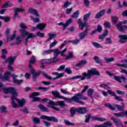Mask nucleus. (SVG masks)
<instances>
[{"instance_id": "nucleus-24", "label": "nucleus", "mask_w": 127, "mask_h": 127, "mask_svg": "<svg viewBox=\"0 0 127 127\" xmlns=\"http://www.w3.org/2000/svg\"><path fill=\"white\" fill-rule=\"evenodd\" d=\"M95 91L92 88H90L87 90V96L90 97L92 101H94V98H93V94H94Z\"/></svg>"}, {"instance_id": "nucleus-12", "label": "nucleus", "mask_w": 127, "mask_h": 127, "mask_svg": "<svg viewBox=\"0 0 127 127\" xmlns=\"http://www.w3.org/2000/svg\"><path fill=\"white\" fill-rule=\"evenodd\" d=\"M89 28L86 27L85 29V31L80 33L78 34V36L80 38V39H84L88 35V31H89Z\"/></svg>"}, {"instance_id": "nucleus-25", "label": "nucleus", "mask_w": 127, "mask_h": 127, "mask_svg": "<svg viewBox=\"0 0 127 127\" xmlns=\"http://www.w3.org/2000/svg\"><path fill=\"white\" fill-rule=\"evenodd\" d=\"M1 52L2 55L1 56V58L4 60H5V59H6V56L5 55H6V54L8 53L7 51H6L5 49H4L1 50Z\"/></svg>"}, {"instance_id": "nucleus-63", "label": "nucleus", "mask_w": 127, "mask_h": 127, "mask_svg": "<svg viewBox=\"0 0 127 127\" xmlns=\"http://www.w3.org/2000/svg\"><path fill=\"white\" fill-rule=\"evenodd\" d=\"M116 66H118V67H124V68H127V64H116Z\"/></svg>"}, {"instance_id": "nucleus-62", "label": "nucleus", "mask_w": 127, "mask_h": 127, "mask_svg": "<svg viewBox=\"0 0 127 127\" xmlns=\"http://www.w3.org/2000/svg\"><path fill=\"white\" fill-rule=\"evenodd\" d=\"M72 9H73V7H71L70 8H67L65 11V13H66L67 14H70V13L72 12Z\"/></svg>"}, {"instance_id": "nucleus-28", "label": "nucleus", "mask_w": 127, "mask_h": 127, "mask_svg": "<svg viewBox=\"0 0 127 127\" xmlns=\"http://www.w3.org/2000/svg\"><path fill=\"white\" fill-rule=\"evenodd\" d=\"M91 119L94 120V121H98V122H106V121H107V119H106V118L102 117H92Z\"/></svg>"}, {"instance_id": "nucleus-40", "label": "nucleus", "mask_w": 127, "mask_h": 127, "mask_svg": "<svg viewBox=\"0 0 127 127\" xmlns=\"http://www.w3.org/2000/svg\"><path fill=\"white\" fill-rule=\"evenodd\" d=\"M56 34L50 33L49 34V39L48 41H50V40H52L54 37H56Z\"/></svg>"}, {"instance_id": "nucleus-9", "label": "nucleus", "mask_w": 127, "mask_h": 127, "mask_svg": "<svg viewBox=\"0 0 127 127\" xmlns=\"http://www.w3.org/2000/svg\"><path fill=\"white\" fill-rule=\"evenodd\" d=\"M46 26V24L45 23H40L36 25V27H33L31 30L32 31H35L36 29L37 28L38 29H39V30H43L44 28H45V27Z\"/></svg>"}, {"instance_id": "nucleus-60", "label": "nucleus", "mask_w": 127, "mask_h": 127, "mask_svg": "<svg viewBox=\"0 0 127 127\" xmlns=\"http://www.w3.org/2000/svg\"><path fill=\"white\" fill-rule=\"evenodd\" d=\"M20 42H21V40H20V37H17L16 38V43L15 44V45H19V44H20Z\"/></svg>"}, {"instance_id": "nucleus-10", "label": "nucleus", "mask_w": 127, "mask_h": 127, "mask_svg": "<svg viewBox=\"0 0 127 127\" xmlns=\"http://www.w3.org/2000/svg\"><path fill=\"white\" fill-rule=\"evenodd\" d=\"M76 111L77 113L82 115H85V114H87L89 112V110L85 107H78L76 108Z\"/></svg>"}, {"instance_id": "nucleus-34", "label": "nucleus", "mask_w": 127, "mask_h": 127, "mask_svg": "<svg viewBox=\"0 0 127 127\" xmlns=\"http://www.w3.org/2000/svg\"><path fill=\"white\" fill-rule=\"evenodd\" d=\"M38 107L40 110L43 112H47V111H48V109H47V108L45 107V106L42 104H39Z\"/></svg>"}, {"instance_id": "nucleus-54", "label": "nucleus", "mask_w": 127, "mask_h": 127, "mask_svg": "<svg viewBox=\"0 0 127 127\" xmlns=\"http://www.w3.org/2000/svg\"><path fill=\"white\" fill-rule=\"evenodd\" d=\"M33 121L35 124H40V120H39V118L37 117L34 118L33 119Z\"/></svg>"}, {"instance_id": "nucleus-45", "label": "nucleus", "mask_w": 127, "mask_h": 127, "mask_svg": "<svg viewBox=\"0 0 127 127\" xmlns=\"http://www.w3.org/2000/svg\"><path fill=\"white\" fill-rule=\"evenodd\" d=\"M114 115L115 117H117L118 118H124V112L119 113H114Z\"/></svg>"}, {"instance_id": "nucleus-14", "label": "nucleus", "mask_w": 127, "mask_h": 127, "mask_svg": "<svg viewBox=\"0 0 127 127\" xmlns=\"http://www.w3.org/2000/svg\"><path fill=\"white\" fill-rule=\"evenodd\" d=\"M119 38H120L119 42L120 43H126L127 41V35H118Z\"/></svg>"}, {"instance_id": "nucleus-26", "label": "nucleus", "mask_w": 127, "mask_h": 127, "mask_svg": "<svg viewBox=\"0 0 127 127\" xmlns=\"http://www.w3.org/2000/svg\"><path fill=\"white\" fill-rule=\"evenodd\" d=\"M122 106L118 105V104H115V107L117 108V110L120 111H124V109H125V104L124 103H121Z\"/></svg>"}, {"instance_id": "nucleus-19", "label": "nucleus", "mask_w": 127, "mask_h": 127, "mask_svg": "<svg viewBox=\"0 0 127 127\" xmlns=\"http://www.w3.org/2000/svg\"><path fill=\"white\" fill-rule=\"evenodd\" d=\"M113 126V123H110L109 121H107L101 125H97L95 126V127H112Z\"/></svg>"}, {"instance_id": "nucleus-27", "label": "nucleus", "mask_w": 127, "mask_h": 127, "mask_svg": "<svg viewBox=\"0 0 127 127\" xmlns=\"http://www.w3.org/2000/svg\"><path fill=\"white\" fill-rule=\"evenodd\" d=\"M94 60H95L96 63L97 64H100L101 66H103V62L100 58L97 56H94L93 58Z\"/></svg>"}, {"instance_id": "nucleus-13", "label": "nucleus", "mask_w": 127, "mask_h": 127, "mask_svg": "<svg viewBox=\"0 0 127 127\" xmlns=\"http://www.w3.org/2000/svg\"><path fill=\"white\" fill-rule=\"evenodd\" d=\"M72 21H73V20L72 19H69L65 23H64L63 22H61L58 24L59 26H61V25H63V29L64 30H65L66 27L69 26V24L70 23H72Z\"/></svg>"}, {"instance_id": "nucleus-17", "label": "nucleus", "mask_w": 127, "mask_h": 127, "mask_svg": "<svg viewBox=\"0 0 127 127\" xmlns=\"http://www.w3.org/2000/svg\"><path fill=\"white\" fill-rule=\"evenodd\" d=\"M16 59V56L15 57H10L7 59H5V60L4 61V62L6 63L8 61L9 62V64L10 65H12L13 64V62H14V61Z\"/></svg>"}, {"instance_id": "nucleus-43", "label": "nucleus", "mask_w": 127, "mask_h": 127, "mask_svg": "<svg viewBox=\"0 0 127 127\" xmlns=\"http://www.w3.org/2000/svg\"><path fill=\"white\" fill-rule=\"evenodd\" d=\"M10 6H12V3H9V2H7L2 6V8H6L10 7Z\"/></svg>"}, {"instance_id": "nucleus-23", "label": "nucleus", "mask_w": 127, "mask_h": 127, "mask_svg": "<svg viewBox=\"0 0 127 127\" xmlns=\"http://www.w3.org/2000/svg\"><path fill=\"white\" fill-rule=\"evenodd\" d=\"M14 10L15 11V14L14 15V18H15L16 16H17L18 14L17 12H23L24 11V9L20 8H14Z\"/></svg>"}, {"instance_id": "nucleus-51", "label": "nucleus", "mask_w": 127, "mask_h": 127, "mask_svg": "<svg viewBox=\"0 0 127 127\" xmlns=\"http://www.w3.org/2000/svg\"><path fill=\"white\" fill-rule=\"evenodd\" d=\"M91 119V114H88L86 116V119L85 120V122L89 124L90 123V120Z\"/></svg>"}, {"instance_id": "nucleus-18", "label": "nucleus", "mask_w": 127, "mask_h": 127, "mask_svg": "<svg viewBox=\"0 0 127 127\" xmlns=\"http://www.w3.org/2000/svg\"><path fill=\"white\" fill-rule=\"evenodd\" d=\"M11 76L13 78V82L14 84H17L18 85H19V84L23 82V80H17L16 78H15L16 77H17V75H15V74H11Z\"/></svg>"}, {"instance_id": "nucleus-47", "label": "nucleus", "mask_w": 127, "mask_h": 127, "mask_svg": "<svg viewBox=\"0 0 127 127\" xmlns=\"http://www.w3.org/2000/svg\"><path fill=\"white\" fill-rule=\"evenodd\" d=\"M111 18L112 21L114 24H116L118 22V20H119V18L117 16L112 17Z\"/></svg>"}, {"instance_id": "nucleus-30", "label": "nucleus", "mask_w": 127, "mask_h": 127, "mask_svg": "<svg viewBox=\"0 0 127 127\" xmlns=\"http://www.w3.org/2000/svg\"><path fill=\"white\" fill-rule=\"evenodd\" d=\"M11 100H12L11 105L12 106V107L15 108H18V106L17 105V104L14 103V101H15V100L16 101V98H15V97L13 96L11 97Z\"/></svg>"}, {"instance_id": "nucleus-1", "label": "nucleus", "mask_w": 127, "mask_h": 127, "mask_svg": "<svg viewBox=\"0 0 127 127\" xmlns=\"http://www.w3.org/2000/svg\"><path fill=\"white\" fill-rule=\"evenodd\" d=\"M92 75H96V76H100V72L98 71L96 68H92L91 69L88 70L87 72H83L82 73V76H81V80H84L86 79L87 80H90L91 79V77Z\"/></svg>"}, {"instance_id": "nucleus-42", "label": "nucleus", "mask_w": 127, "mask_h": 127, "mask_svg": "<svg viewBox=\"0 0 127 127\" xmlns=\"http://www.w3.org/2000/svg\"><path fill=\"white\" fill-rule=\"evenodd\" d=\"M112 120L113 121L114 123L115 124V126H117L120 124L121 121V120L117 118H112Z\"/></svg>"}, {"instance_id": "nucleus-44", "label": "nucleus", "mask_w": 127, "mask_h": 127, "mask_svg": "<svg viewBox=\"0 0 127 127\" xmlns=\"http://www.w3.org/2000/svg\"><path fill=\"white\" fill-rule=\"evenodd\" d=\"M36 62V60L35 59V57H32L31 59L29 61V65H31V64H34Z\"/></svg>"}, {"instance_id": "nucleus-56", "label": "nucleus", "mask_w": 127, "mask_h": 127, "mask_svg": "<svg viewBox=\"0 0 127 127\" xmlns=\"http://www.w3.org/2000/svg\"><path fill=\"white\" fill-rule=\"evenodd\" d=\"M30 17H31L32 20H33V22H34V23L40 22V20L38 18H34V17H32V16H30Z\"/></svg>"}, {"instance_id": "nucleus-64", "label": "nucleus", "mask_w": 127, "mask_h": 127, "mask_svg": "<svg viewBox=\"0 0 127 127\" xmlns=\"http://www.w3.org/2000/svg\"><path fill=\"white\" fill-rule=\"evenodd\" d=\"M2 91L4 92V93H5V94H9V88H2Z\"/></svg>"}, {"instance_id": "nucleus-41", "label": "nucleus", "mask_w": 127, "mask_h": 127, "mask_svg": "<svg viewBox=\"0 0 127 127\" xmlns=\"http://www.w3.org/2000/svg\"><path fill=\"white\" fill-rule=\"evenodd\" d=\"M108 33H109V31L107 29L102 35L99 36V39H104L105 37H106V36L108 35Z\"/></svg>"}, {"instance_id": "nucleus-61", "label": "nucleus", "mask_w": 127, "mask_h": 127, "mask_svg": "<svg viewBox=\"0 0 127 127\" xmlns=\"http://www.w3.org/2000/svg\"><path fill=\"white\" fill-rule=\"evenodd\" d=\"M113 42L110 38H106V44H112Z\"/></svg>"}, {"instance_id": "nucleus-55", "label": "nucleus", "mask_w": 127, "mask_h": 127, "mask_svg": "<svg viewBox=\"0 0 127 127\" xmlns=\"http://www.w3.org/2000/svg\"><path fill=\"white\" fill-rule=\"evenodd\" d=\"M70 4H71V3L69 2V1H66L64 5L62 6V7L67 8V7L69 6Z\"/></svg>"}, {"instance_id": "nucleus-29", "label": "nucleus", "mask_w": 127, "mask_h": 127, "mask_svg": "<svg viewBox=\"0 0 127 127\" xmlns=\"http://www.w3.org/2000/svg\"><path fill=\"white\" fill-rule=\"evenodd\" d=\"M105 107L109 108V109H110V110H111V111H115L116 109V104H114L113 106L110 104H105Z\"/></svg>"}, {"instance_id": "nucleus-57", "label": "nucleus", "mask_w": 127, "mask_h": 127, "mask_svg": "<svg viewBox=\"0 0 127 127\" xmlns=\"http://www.w3.org/2000/svg\"><path fill=\"white\" fill-rule=\"evenodd\" d=\"M114 97L115 99H116L117 101H118L119 102H123V101H124V99H123L122 97L118 96L117 95H115Z\"/></svg>"}, {"instance_id": "nucleus-33", "label": "nucleus", "mask_w": 127, "mask_h": 127, "mask_svg": "<svg viewBox=\"0 0 127 127\" xmlns=\"http://www.w3.org/2000/svg\"><path fill=\"white\" fill-rule=\"evenodd\" d=\"M16 101L18 102V105L19 107H22L25 103V100L24 99H22L21 100H19L18 99L16 98Z\"/></svg>"}, {"instance_id": "nucleus-5", "label": "nucleus", "mask_w": 127, "mask_h": 127, "mask_svg": "<svg viewBox=\"0 0 127 127\" xmlns=\"http://www.w3.org/2000/svg\"><path fill=\"white\" fill-rule=\"evenodd\" d=\"M52 94L54 97H56V98H58V99H63V100H64V101H66V102H68V103H69L70 98L61 96L59 92H58L57 90L52 91Z\"/></svg>"}, {"instance_id": "nucleus-3", "label": "nucleus", "mask_w": 127, "mask_h": 127, "mask_svg": "<svg viewBox=\"0 0 127 127\" xmlns=\"http://www.w3.org/2000/svg\"><path fill=\"white\" fill-rule=\"evenodd\" d=\"M90 15H91V13L89 12L83 15V20L84 21V23H83V21H82V19H78V24L79 26L80 29L81 30H83L85 27H90V25H89V23H87L88 21V19L89 17H90Z\"/></svg>"}, {"instance_id": "nucleus-38", "label": "nucleus", "mask_w": 127, "mask_h": 127, "mask_svg": "<svg viewBox=\"0 0 127 127\" xmlns=\"http://www.w3.org/2000/svg\"><path fill=\"white\" fill-rule=\"evenodd\" d=\"M48 121L54 122V123H58V119L54 117H48Z\"/></svg>"}, {"instance_id": "nucleus-52", "label": "nucleus", "mask_w": 127, "mask_h": 127, "mask_svg": "<svg viewBox=\"0 0 127 127\" xmlns=\"http://www.w3.org/2000/svg\"><path fill=\"white\" fill-rule=\"evenodd\" d=\"M64 123L66 126H75L74 123H72L67 120H64Z\"/></svg>"}, {"instance_id": "nucleus-16", "label": "nucleus", "mask_w": 127, "mask_h": 127, "mask_svg": "<svg viewBox=\"0 0 127 127\" xmlns=\"http://www.w3.org/2000/svg\"><path fill=\"white\" fill-rule=\"evenodd\" d=\"M9 94H12V97H17V93H16V89L13 87L9 88Z\"/></svg>"}, {"instance_id": "nucleus-49", "label": "nucleus", "mask_w": 127, "mask_h": 127, "mask_svg": "<svg viewBox=\"0 0 127 127\" xmlns=\"http://www.w3.org/2000/svg\"><path fill=\"white\" fill-rule=\"evenodd\" d=\"M92 45L94 47H96V48H102L103 47L100 45V44L97 43V42H93Z\"/></svg>"}, {"instance_id": "nucleus-53", "label": "nucleus", "mask_w": 127, "mask_h": 127, "mask_svg": "<svg viewBox=\"0 0 127 127\" xmlns=\"http://www.w3.org/2000/svg\"><path fill=\"white\" fill-rule=\"evenodd\" d=\"M0 111L1 113H6V107L4 106H0Z\"/></svg>"}, {"instance_id": "nucleus-39", "label": "nucleus", "mask_w": 127, "mask_h": 127, "mask_svg": "<svg viewBox=\"0 0 127 127\" xmlns=\"http://www.w3.org/2000/svg\"><path fill=\"white\" fill-rule=\"evenodd\" d=\"M104 60L106 61V63H110V62H113L115 61V58H104Z\"/></svg>"}, {"instance_id": "nucleus-15", "label": "nucleus", "mask_w": 127, "mask_h": 127, "mask_svg": "<svg viewBox=\"0 0 127 127\" xmlns=\"http://www.w3.org/2000/svg\"><path fill=\"white\" fill-rule=\"evenodd\" d=\"M122 24H123L122 22H119L116 25V26L118 30H119L121 32H125V29L124 28V27H125L126 25L123 26Z\"/></svg>"}, {"instance_id": "nucleus-48", "label": "nucleus", "mask_w": 127, "mask_h": 127, "mask_svg": "<svg viewBox=\"0 0 127 127\" xmlns=\"http://www.w3.org/2000/svg\"><path fill=\"white\" fill-rule=\"evenodd\" d=\"M78 16H79V10H77L75 11L71 16L72 18H77Z\"/></svg>"}, {"instance_id": "nucleus-7", "label": "nucleus", "mask_w": 127, "mask_h": 127, "mask_svg": "<svg viewBox=\"0 0 127 127\" xmlns=\"http://www.w3.org/2000/svg\"><path fill=\"white\" fill-rule=\"evenodd\" d=\"M40 94V93L38 92H35L29 95L30 98H33V99L32 100V103H33L34 102L41 101V99H40V98L39 97H35V96H39Z\"/></svg>"}, {"instance_id": "nucleus-8", "label": "nucleus", "mask_w": 127, "mask_h": 127, "mask_svg": "<svg viewBox=\"0 0 127 127\" xmlns=\"http://www.w3.org/2000/svg\"><path fill=\"white\" fill-rule=\"evenodd\" d=\"M114 78L115 80H116V81H118V82H120V83H123V82L126 83L127 81V77H126L125 75H122L121 76L115 75Z\"/></svg>"}, {"instance_id": "nucleus-21", "label": "nucleus", "mask_w": 127, "mask_h": 127, "mask_svg": "<svg viewBox=\"0 0 127 127\" xmlns=\"http://www.w3.org/2000/svg\"><path fill=\"white\" fill-rule=\"evenodd\" d=\"M87 62L86 60H82L77 64H75L76 67H80V68L82 67H84L86 64H87Z\"/></svg>"}, {"instance_id": "nucleus-20", "label": "nucleus", "mask_w": 127, "mask_h": 127, "mask_svg": "<svg viewBox=\"0 0 127 127\" xmlns=\"http://www.w3.org/2000/svg\"><path fill=\"white\" fill-rule=\"evenodd\" d=\"M106 12V10L105 9L101 10L99 11L95 15V18L99 19L100 17H102L105 13Z\"/></svg>"}, {"instance_id": "nucleus-37", "label": "nucleus", "mask_w": 127, "mask_h": 127, "mask_svg": "<svg viewBox=\"0 0 127 127\" xmlns=\"http://www.w3.org/2000/svg\"><path fill=\"white\" fill-rule=\"evenodd\" d=\"M36 37V36L33 34V33H29L28 32V34L27 35V39H30V38L32 39V38H35Z\"/></svg>"}, {"instance_id": "nucleus-59", "label": "nucleus", "mask_w": 127, "mask_h": 127, "mask_svg": "<svg viewBox=\"0 0 127 127\" xmlns=\"http://www.w3.org/2000/svg\"><path fill=\"white\" fill-rule=\"evenodd\" d=\"M57 43H58V41L55 40L53 43H52L50 45V48H52L54 47L55 46V45H56V44H57Z\"/></svg>"}, {"instance_id": "nucleus-11", "label": "nucleus", "mask_w": 127, "mask_h": 127, "mask_svg": "<svg viewBox=\"0 0 127 127\" xmlns=\"http://www.w3.org/2000/svg\"><path fill=\"white\" fill-rule=\"evenodd\" d=\"M54 75H56L57 76L56 77L53 78L50 76H48V79L49 80H57V79H59V78H61V77H63L64 76V72L59 73L57 72H54L53 73Z\"/></svg>"}, {"instance_id": "nucleus-32", "label": "nucleus", "mask_w": 127, "mask_h": 127, "mask_svg": "<svg viewBox=\"0 0 127 127\" xmlns=\"http://www.w3.org/2000/svg\"><path fill=\"white\" fill-rule=\"evenodd\" d=\"M19 31L20 32L21 36L22 37H25L27 34H28V32L26 31L25 30L19 29Z\"/></svg>"}, {"instance_id": "nucleus-36", "label": "nucleus", "mask_w": 127, "mask_h": 127, "mask_svg": "<svg viewBox=\"0 0 127 127\" xmlns=\"http://www.w3.org/2000/svg\"><path fill=\"white\" fill-rule=\"evenodd\" d=\"M72 58H74V55L72 52H69L68 56L65 58V60H69V59H72Z\"/></svg>"}, {"instance_id": "nucleus-31", "label": "nucleus", "mask_w": 127, "mask_h": 127, "mask_svg": "<svg viewBox=\"0 0 127 127\" xmlns=\"http://www.w3.org/2000/svg\"><path fill=\"white\" fill-rule=\"evenodd\" d=\"M60 53H61V51H59V49H56L54 50V59H56V57H57Z\"/></svg>"}, {"instance_id": "nucleus-6", "label": "nucleus", "mask_w": 127, "mask_h": 127, "mask_svg": "<svg viewBox=\"0 0 127 127\" xmlns=\"http://www.w3.org/2000/svg\"><path fill=\"white\" fill-rule=\"evenodd\" d=\"M29 68L31 70V73L33 75V79L34 80V81L35 82L36 81V79L40 75V72L38 71V72H36L35 70H34V69H33V67H32V65L29 64Z\"/></svg>"}, {"instance_id": "nucleus-22", "label": "nucleus", "mask_w": 127, "mask_h": 127, "mask_svg": "<svg viewBox=\"0 0 127 127\" xmlns=\"http://www.w3.org/2000/svg\"><path fill=\"white\" fill-rule=\"evenodd\" d=\"M28 12L29 13H32L33 14H34L36 15V16H39V14H38V12L36 9H33L32 7H30L28 10Z\"/></svg>"}, {"instance_id": "nucleus-4", "label": "nucleus", "mask_w": 127, "mask_h": 127, "mask_svg": "<svg viewBox=\"0 0 127 127\" xmlns=\"http://www.w3.org/2000/svg\"><path fill=\"white\" fill-rule=\"evenodd\" d=\"M49 107H50L52 108V109H53L55 110V111H60V109L56 107L55 106H58V105L61 107L62 108H64V107H66V104L63 101H57L56 103L53 102V101L49 100Z\"/></svg>"}, {"instance_id": "nucleus-35", "label": "nucleus", "mask_w": 127, "mask_h": 127, "mask_svg": "<svg viewBox=\"0 0 127 127\" xmlns=\"http://www.w3.org/2000/svg\"><path fill=\"white\" fill-rule=\"evenodd\" d=\"M10 75V72H9V71H6L5 73L4 74V80L7 81V80L9 79Z\"/></svg>"}, {"instance_id": "nucleus-46", "label": "nucleus", "mask_w": 127, "mask_h": 127, "mask_svg": "<svg viewBox=\"0 0 127 127\" xmlns=\"http://www.w3.org/2000/svg\"><path fill=\"white\" fill-rule=\"evenodd\" d=\"M19 26L20 28H21V29H22V30H25V29H27V26H25V24L24 23H20Z\"/></svg>"}, {"instance_id": "nucleus-58", "label": "nucleus", "mask_w": 127, "mask_h": 127, "mask_svg": "<svg viewBox=\"0 0 127 127\" xmlns=\"http://www.w3.org/2000/svg\"><path fill=\"white\" fill-rule=\"evenodd\" d=\"M61 92H62L63 94H64V95H70V93L68 92V91L66 90V89H63L61 88Z\"/></svg>"}, {"instance_id": "nucleus-2", "label": "nucleus", "mask_w": 127, "mask_h": 127, "mask_svg": "<svg viewBox=\"0 0 127 127\" xmlns=\"http://www.w3.org/2000/svg\"><path fill=\"white\" fill-rule=\"evenodd\" d=\"M79 99H81V100H83L84 101H87V100H88L87 97L83 96L81 93H78L75 94L71 98H69V103L75 102V103H78L81 105H85V103L83 101H81Z\"/></svg>"}, {"instance_id": "nucleus-50", "label": "nucleus", "mask_w": 127, "mask_h": 127, "mask_svg": "<svg viewBox=\"0 0 127 127\" xmlns=\"http://www.w3.org/2000/svg\"><path fill=\"white\" fill-rule=\"evenodd\" d=\"M76 112H77V111L76 110V109H74L73 108H71L70 110L71 117H74V115H75Z\"/></svg>"}]
</instances>
